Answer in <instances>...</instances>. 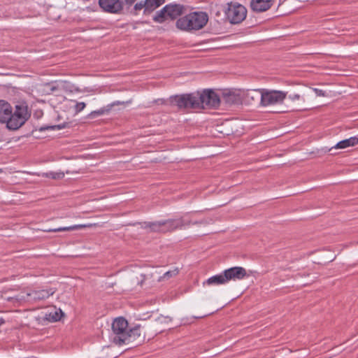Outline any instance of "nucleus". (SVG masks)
Returning <instances> with one entry per match:
<instances>
[{"label": "nucleus", "mask_w": 358, "mask_h": 358, "mask_svg": "<svg viewBox=\"0 0 358 358\" xmlns=\"http://www.w3.org/2000/svg\"><path fill=\"white\" fill-rule=\"evenodd\" d=\"M64 117L60 115L59 114L57 115V121H59L60 120L63 119Z\"/></svg>", "instance_id": "37"}, {"label": "nucleus", "mask_w": 358, "mask_h": 358, "mask_svg": "<svg viewBox=\"0 0 358 358\" xmlns=\"http://www.w3.org/2000/svg\"><path fill=\"white\" fill-rule=\"evenodd\" d=\"M139 224L144 229H149L150 232L168 233L172 232L176 229H181L185 226L190 225V221H187L185 217L177 219H168L155 222H143Z\"/></svg>", "instance_id": "1"}, {"label": "nucleus", "mask_w": 358, "mask_h": 358, "mask_svg": "<svg viewBox=\"0 0 358 358\" xmlns=\"http://www.w3.org/2000/svg\"><path fill=\"white\" fill-rule=\"evenodd\" d=\"M357 136H352L347 139L339 141L335 146L336 149H343L350 146H354L358 144Z\"/></svg>", "instance_id": "21"}, {"label": "nucleus", "mask_w": 358, "mask_h": 358, "mask_svg": "<svg viewBox=\"0 0 358 358\" xmlns=\"http://www.w3.org/2000/svg\"><path fill=\"white\" fill-rule=\"evenodd\" d=\"M55 290L52 288L46 289L34 290L28 295L35 301H41L48 299L55 293Z\"/></svg>", "instance_id": "18"}, {"label": "nucleus", "mask_w": 358, "mask_h": 358, "mask_svg": "<svg viewBox=\"0 0 358 358\" xmlns=\"http://www.w3.org/2000/svg\"><path fill=\"white\" fill-rule=\"evenodd\" d=\"M164 3V0H147V8L148 9V13L152 12Z\"/></svg>", "instance_id": "26"}, {"label": "nucleus", "mask_w": 358, "mask_h": 358, "mask_svg": "<svg viewBox=\"0 0 358 358\" xmlns=\"http://www.w3.org/2000/svg\"><path fill=\"white\" fill-rule=\"evenodd\" d=\"M221 103L226 106L240 105L243 100V90L225 89L220 92Z\"/></svg>", "instance_id": "8"}, {"label": "nucleus", "mask_w": 358, "mask_h": 358, "mask_svg": "<svg viewBox=\"0 0 358 358\" xmlns=\"http://www.w3.org/2000/svg\"><path fill=\"white\" fill-rule=\"evenodd\" d=\"M4 323L5 320L2 317H0V326L3 324Z\"/></svg>", "instance_id": "38"}, {"label": "nucleus", "mask_w": 358, "mask_h": 358, "mask_svg": "<svg viewBox=\"0 0 358 358\" xmlns=\"http://www.w3.org/2000/svg\"><path fill=\"white\" fill-rule=\"evenodd\" d=\"M72 122L70 121H64L62 123H59L55 125H46L39 127L38 129H35L32 133L34 134L38 131H43L46 130H59L66 127H69L71 125Z\"/></svg>", "instance_id": "19"}, {"label": "nucleus", "mask_w": 358, "mask_h": 358, "mask_svg": "<svg viewBox=\"0 0 358 358\" xmlns=\"http://www.w3.org/2000/svg\"><path fill=\"white\" fill-rule=\"evenodd\" d=\"M88 227L86 224H75L69 227H59L55 229H50L46 230L48 232H60V231H70L74 230L82 229Z\"/></svg>", "instance_id": "23"}, {"label": "nucleus", "mask_w": 358, "mask_h": 358, "mask_svg": "<svg viewBox=\"0 0 358 358\" xmlns=\"http://www.w3.org/2000/svg\"><path fill=\"white\" fill-rule=\"evenodd\" d=\"M246 8L238 3H229L226 11V15L231 24H238L246 17Z\"/></svg>", "instance_id": "10"}, {"label": "nucleus", "mask_w": 358, "mask_h": 358, "mask_svg": "<svg viewBox=\"0 0 358 358\" xmlns=\"http://www.w3.org/2000/svg\"><path fill=\"white\" fill-rule=\"evenodd\" d=\"M131 103V101H115L112 103L111 104L108 105L106 107L102 108L101 110H99L98 112H109L110 110H112L113 107L120 106L118 108V110H124L126 108V106Z\"/></svg>", "instance_id": "25"}, {"label": "nucleus", "mask_w": 358, "mask_h": 358, "mask_svg": "<svg viewBox=\"0 0 358 358\" xmlns=\"http://www.w3.org/2000/svg\"><path fill=\"white\" fill-rule=\"evenodd\" d=\"M275 0H251L250 8L256 13H262L269 10Z\"/></svg>", "instance_id": "17"}, {"label": "nucleus", "mask_w": 358, "mask_h": 358, "mask_svg": "<svg viewBox=\"0 0 358 358\" xmlns=\"http://www.w3.org/2000/svg\"><path fill=\"white\" fill-rule=\"evenodd\" d=\"M262 88L255 90H243V99L248 104L259 103V106L262 107Z\"/></svg>", "instance_id": "14"}, {"label": "nucleus", "mask_w": 358, "mask_h": 358, "mask_svg": "<svg viewBox=\"0 0 358 358\" xmlns=\"http://www.w3.org/2000/svg\"><path fill=\"white\" fill-rule=\"evenodd\" d=\"M0 112H12V107L5 100H0Z\"/></svg>", "instance_id": "29"}, {"label": "nucleus", "mask_w": 358, "mask_h": 358, "mask_svg": "<svg viewBox=\"0 0 358 358\" xmlns=\"http://www.w3.org/2000/svg\"><path fill=\"white\" fill-rule=\"evenodd\" d=\"M31 113H0V122L6 123V128L15 131L20 129L31 117Z\"/></svg>", "instance_id": "6"}, {"label": "nucleus", "mask_w": 358, "mask_h": 358, "mask_svg": "<svg viewBox=\"0 0 358 358\" xmlns=\"http://www.w3.org/2000/svg\"><path fill=\"white\" fill-rule=\"evenodd\" d=\"M199 90L171 96L167 101L159 99L161 104L176 106L179 110L200 109Z\"/></svg>", "instance_id": "2"}, {"label": "nucleus", "mask_w": 358, "mask_h": 358, "mask_svg": "<svg viewBox=\"0 0 358 358\" xmlns=\"http://www.w3.org/2000/svg\"><path fill=\"white\" fill-rule=\"evenodd\" d=\"M200 110H215L221 104L220 94L212 89L199 90Z\"/></svg>", "instance_id": "5"}, {"label": "nucleus", "mask_w": 358, "mask_h": 358, "mask_svg": "<svg viewBox=\"0 0 358 358\" xmlns=\"http://www.w3.org/2000/svg\"><path fill=\"white\" fill-rule=\"evenodd\" d=\"M59 90L72 92L73 86L66 81L45 83L43 85V91L47 94Z\"/></svg>", "instance_id": "13"}, {"label": "nucleus", "mask_w": 358, "mask_h": 358, "mask_svg": "<svg viewBox=\"0 0 358 358\" xmlns=\"http://www.w3.org/2000/svg\"><path fill=\"white\" fill-rule=\"evenodd\" d=\"M49 174L51 176V178L53 179H61V178H64V173L51 172Z\"/></svg>", "instance_id": "33"}, {"label": "nucleus", "mask_w": 358, "mask_h": 358, "mask_svg": "<svg viewBox=\"0 0 358 358\" xmlns=\"http://www.w3.org/2000/svg\"><path fill=\"white\" fill-rule=\"evenodd\" d=\"M141 324H137L127 330L125 337L124 338L118 337L117 341L122 342V345H131V348L141 345L145 341V336H141Z\"/></svg>", "instance_id": "9"}, {"label": "nucleus", "mask_w": 358, "mask_h": 358, "mask_svg": "<svg viewBox=\"0 0 358 358\" xmlns=\"http://www.w3.org/2000/svg\"><path fill=\"white\" fill-rule=\"evenodd\" d=\"M84 102H76V101H71V107L73 108L76 112H80L85 108Z\"/></svg>", "instance_id": "28"}, {"label": "nucleus", "mask_w": 358, "mask_h": 358, "mask_svg": "<svg viewBox=\"0 0 358 358\" xmlns=\"http://www.w3.org/2000/svg\"><path fill=\"white\" fill-rule=\"evenodd\" d=\"M62 316H64V313L61 309H59L45 314L43 320L49 322H54L59 321Z\"/></svg>", "instance_id": "22"}, {"label": "nucleus", "mask_w": 358, "mask_h": 358, "mask_svg": "<svg viewBox=\"0 0 358 358\" xmlns=\"http://www.w3.org/2000/svg\"><path fill=\"white\" fill-rule=\"evenodd\" d=\"M287 92L282 90L262 88V107L282 105L287 99Z\"/></svg>", "instance_id": "4"}, {"label": "nucleus", "mask_w": 358, "mask_h": 358, "mask_svg": "<svg viewBox=\"0 0 358 358\" xmlns=\"http://www.w3.org/2000/svg\"><path fill=\"white\" fill-rule=\"evenodd\" d=\"M306 90L307 93H309V95H308L309 101H311L315 97L327 96H328V93L326 91H324L320 89L309 88V89H306Z\"/></svg>", "instance_id": "24"}, {"label": "nucleus", "mask_w": 358, "mask_h": 358, "mask_svg": "<svg viewBox=\"0 0 358 358\" xmlns=\"http://www.w3.org/2000/svg\"><path fill=\"white\" fill-rule=\"evenodd\" d=\"M128 322L123 317L115 318L112 323V331L113 336L112 341L116 345H122V342L117 341L118 337L124 338L127 332Z\"/></svg>", "instance_id": "11"}, {"label": "nucleus", "mask_w": 358, "mask_h": 358, "mask_svg": "<svg viewBox=\"0 0 358 358\" xmlns=\"http://www.w3.org/2000/svg\"><path fill=\"white\" fill-rule=\"evenodd\" d=\"M136 0H124L125 3L128 5H131Z\"/></svg>", "instance_id": "35"}, {"label": "nucleus", "mask_w": 358, "mask_h": 358, "mask_svg": "<svg viewBox=\"0 0 358 358\" xmlns=\"http://www.w3.org/2000/svg\"><path fill=\"white\" fill-rule=\"evenodd\" d=\"M178 273V270L169 271L164 274V275L162 276V278L169 279V278H171L173 275H176Z\"/></svg>", "instance_id": "32"}, {"label": "nucleus", "mask_w": 358, "mask_h": 358, "mask_svg": "<svg viewBox=\"0 0 358 358\" xmlns=\"http://www.w3.org/2000/svg\"><path fill=\"white\" fill-rule=\"evenodd\" d=\"M42 115H43V113H40L39 115H38V113H34V115H35V116H36V118H38H38H40V117L42 116Z\"/></svg>", "instance_id": "36"}, {"label": "nucleus", "mask_w": 358, "mask_h": 358, "mask_svg": "<svg viewBox=\"0 0 358 358\" xmlns=\"http://www.w3.org/2000/svg\"><path fill=\"white\" fill-rule=\"evenodd\" d=\"M15 112H28L29 106L24 101H18L15 106Z\"/></svg>", "instance_id": "27"}, {"label": "nucleus", "mask_w": 358, "mask_h": 358, "mask_svg": "<svg viewBox=\"0 0 358 358\" xmlns=\"http://www.w3.org/2000/svg\"><path fill=\"white\" fill-rule=\"evenodd\" d=\"M308 95L309 93L306 92V90H302L299 92L287 94V99L292 106H299L302 103L308 102Z\"/></svg>", "instance_id": "16"}, {"label": "nucleus", "mask_w": 358, "mask_h": 358, "mask_svg": "<svg viewBox=\"0 0 358 358\" xmlns=\"http://www.w3.org/2000/svg\"><path fill=\"white\" fill-rule=\"evenodd\" d=\"M185 7L180 4L170 3L166 5L161 10L157 12L153 20L162 23L167 20H174L184 13Z\"/></svg>", "instance_id": "7"}, {"label": "nucleus", "mask_w": 358, "mask_h": 358, "mask_svg": "<svg viewBox=\"0 0 358 358\" xmlns=\"http://www.w3.org/2000/svg\"><path fill=\"white\" fill-rule=\"evenodd\" d=\"M1 171V170L0 169V172Z\"/></svg>", "instance_id": "40"}, {"label": "nucleus", "mask_w": 358, "mask_h": 358, "mask_svg": "<svg viewBox=\"0 0 358 358\" xmlns=\"http://www.w3.org/2000/svg\"><path fill=\"white\" fill-rule=\"evenodd\" d=\"M99 4L103 10L112 13H117L122 9L120 0H99Z\"/></svg>", "instance_id": "15"}, {"label": "nucleus", "mask_w": 358, "mask_h": 358, "mask_svg": "<svg viewBox=\"0 0 358 358\" xmlns=\"http://www.w3.org/2000/svg\"><path fill=\"white\" fill-rule=\"evenodd\" d=\"M224 284H226V280L224 278L223 271L220 274L211 276L203 282V285H220Z\"/></svg>", "instance_id": "20"}, {"label": "nucleus", "mask_w": 358, "mask_h": 358, "mask_svg": "<svg viewBox=\"0 0 358 358\" xmlns=\"http://www.w3.org/2000/svg\"><path fill=\"white\" fill-rule=\"evenodd\" d=\"M144 8V13H149L148 9L147 8V0L145 1H141L134 6V9L136 10H140L141 9Z\"/></svg>", "instance_id": "30"}, {"label": "nucleus", "mask_w": 358, "mask_h": 358, "mask_svg": "<svg viewBox=\"0 0 358 358\" xmlns=\"http://www.w3.org/2000/svg\"><path fill=\"white\" fill-rule=\"evenodd\" d=\"M208 17L203 12H194L178 19L176 27L184 31L199 30L208 22Z\"/></svg>", "instance_id": "3"}, {"label": "nucleus", "mask_w": 358, "mask_h": 358, "mask_svg": "<svg viewBox=\"0 0 358 358\" xmlns=\"http://www.w3.org/2000/svg\"><path fill=\"white\" fill-rule=\"evenodd\" d=\"M187 220L190 221V224H209L213 222L211 218H204L197 221H192L190 220Z\"/></svg>", "instance_id": "31"}, {"label": "nucleus", "mask_w": 358, "mask_h": 358, "mask_svg": "<svg viewBox=\"0 0 358 358\" xmlns=\"http://www.w3.org/2000/svg\"><path fill=\"white\" fill-rule=\"evenodd\" d=\"M226 283L231 280H240L248 276L246 270L241 266H234L223 271Z\"/></svg>", "instance_id": "12"}, {"label": "nucleus", "mask_w": 358, "mask_h": 358, "mask_svg": "<svg viewBox=\"0 0 358 358\" xmlns=\"http://www.w3.org/2000/svg\"><path fill=\"white\" fill-rule=\"evenodd\" d=\"M357 141H358V136H357Z\"/></svg>", "instance_id": "39"}, {"label": "nucleus", "mask_w": 358, "mask_h": 358, "mask_svg": "<svg viewBox=\"0 0 358 358\" xmlns=\"http://www.w3.org/2000/svg\"><path fill=\"white\" fill-rule=\"evenodd\" d=\"M101 114L102 113H91L88 114L87 117H90V118H94V117H96L98 115H101Z\"/></svg>", "instance_id": "34"}]
</instances>
